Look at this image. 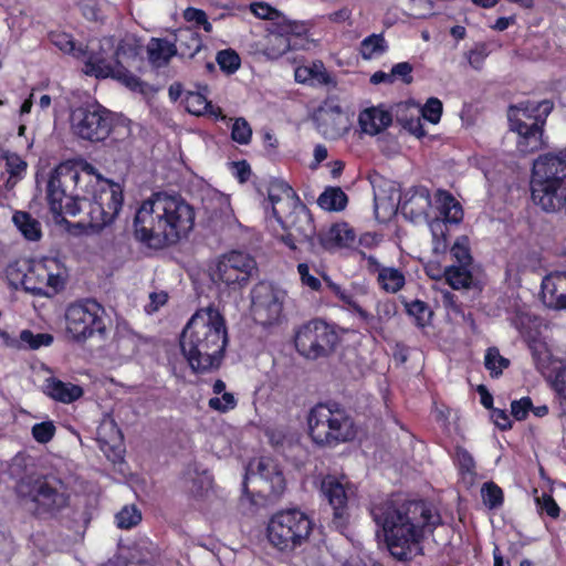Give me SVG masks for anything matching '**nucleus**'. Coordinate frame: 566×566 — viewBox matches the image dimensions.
I'll list each match as a JSON object with an SVG mask.
<instances>
[{
	"mask_svg": "<svg viewBox=\"0 0 566 566\" xmlns=\"http://www.w3.org/2000/svg\"><path fill=\"white\" fill-rule=\"evenodd\" d=\"M84 171L96 179L92 191L81 186L82 176L75 165L61 163L52 170L46 185L49 209L55 219L85 212L87 224L102 230L122 210L124 190L119 184L98 175L90 164L84 165Z\"/></svg>",
	"mask_w": 566,
	"mask_h": 566,
	"instance_id": "1",
	"label": "nucleus"
},
{
	"mask_svg": "<svg viewBox=\"0 0 566 566\" xmlns=\"http://www.w3.org/2000/svg\"><path fill=\"white\" fill-rule=\"evenodd\" d=\"M371 514L384 531L390 555L399 562L422 555V542L442 524L440 513L424 500L386 501L376 505Z\"/></svg>",
	"mask_w": 566,
	"mask_h": 566,
	"instance_id": "2",
	"label": "nucleus"
},
{
	"mask_svg": "<svg viewBox=\"0 0 566 566\" xmlns=\"http://www.w3.org/2000/svg\"><path fill=\"white\" fill-rule=\"evenodd\" d=\"M195 226V210L180 197L156 193L135 213V238L151 248H163L187 238Z\"/></svg>",
	"mask_w": 566,
	"mask_h": 566,
	"instance_id": "3",
	"label": "nucleus"
},
{
	"mask_svg": "<svg viewBox=\"0 0 566 566\" xmlns=\"http://www.w3.org/2000/svg\"><path fill=\"white\" fill-rule=\"evenodd\" d=\"M227 344L226 319L212 306L197 311L180 335L181 352L196 373L219 368Z\"/></svg>",
	"mask_w": 566,
	"mask_h": 566,
	"instance_id": "4",
	"label": "nucleus"
},
{
	"mask_svg": "<svg viewBox=\"0 0 566 566\" xmlns=\"http://www.w3.org/2000/svg\"><path fill=\"white\" fill-rule=\"evenodd\" d=\"M67 269L57 256H43L39 260L21 262L15 260L6 268V276L11 285L19 284L34 296L51 297L65 287Z\"/></svg>",
	"mask_w": 566,
	"mask_h": 566,
	"instance_id": "5",
	"label": "nucleus"
},
{
	"mask_svg": "<svg viewBox=\"0 0 566 566\" xmlns=\"http://www.w3.org/2000/svg\"><path fill=\"white\" fill-rule=\"evenodd\" d=\"M308 434L322 447H335L356 437L355 421L337 402L317 403L308 412Z\"/></svg>",
	"mask_w": 566,
	"mask_h": 566,
	"instance_id": "6",
	"label": "nucleus"
},
{
	"mask_svg": "<svg viewBox=\"0 0 566 566\" xmlns=\"http://www.w3.org/2000/svg\"><path fill=\"white\" fill-rule=\"evenodd\" d=\"M63 489L62 480L50 474H28L17 484L18 496L33 504L36 516H54L69 505L70 496Z\"/></svg>",
	"mask_w": 566,
	"mask_h": 566,
	"instance_id": "7",
	"label": "nucleus"
},
{
	"mask_svg": "<svg viewBox=\"0 0 566 566\" xmlns=\"http://www.w3.org/2000/svg\"><path fill=\"white\" fill-rule=\"evenodd\" d=\"M293 342L300 356L317 360L335 353L340 335L334 324L313 318L295 328Z\"/></svg>",
	"mask_w": 566,
	"mask_h": 566,
	"instance_id": "8",
	"label": "nucleus"
},
{
	"mask_svg": "<svg viewBox=\"0 0 566 566\" xmlns=\"http://www.w3.org/2000/svg\"><path fill=\"white\" fill-rule=\"evenodd\" d=\"M313 525V521L298 509L280 511L268 524V538L281 552L293 551L310 537Z\"/></svg>",
	"mask_w": 566,
	"mask_h": 566,
	"instance_id": "9",
	"label": "nucleus"
},
{
	"mask_svg": "<svg viewBox=\"0 0 566 566\" xmlns=\"http://www.w3.org/2000/svg\"><path fill=\"white\" fill-rule=\"evenodd\" d=\"M70 126L74 136L91 143L104 142L114 126V115L97 102H86L71 109Z\"/></svg>",
	"mask_w": 566,
	"mask_h": 566,
	"instance_id": "10",
	"label": "nucleus"
},
{
	"mask_svg": "<svg viewBox=\"0 0 566 566\" xmlns=\"http://www.w3.org/2000/svg\"><path fill=\"white\" fill-rule=\"evenodd\" d=\"M104 307L93 298L71 303L65 311L66 332L72 339L81 343L106 333Z\"/></svg>",
	"mask_w": 566,
	"mask_h": 566,
	"instance_id": "11",
	"label": "nucleus"
},
{
	"mask_svg": "<svg viewBox=\"0 0 566 566\" xmlns=\"http://www.w3.org/2000/svg\"><path fill=\"white\" fill-rule=\"evenodd\" d=\"M273 216L286 231L281 241L291 250H296V242L306 243L311 253L317 254L316 228L310 209L304 205L294 206L284 218L273 208Z\"/></svg>",
	"mask_w": 566,
	"mask_h": 566,
	"instance_id": "12",
	"label": "nucleus"
},
{
	"mask_svg": "<svg viewBox=\"0 0 566 566\" xmlns=\"http://www.w3.org/2000/svg\"><path fill=\"white\" fill-rule=\"evenodd\" d=\"M83 72L97 80L113 78L135 93L146 94L149 87L146 82L133 74L119 61L117 66L115 63L113 64L103 49L98 51L90 50L85 53Z\"/></svg>",
	"mask_w": 566,
	"mask_h": 566,
	"instance_id": "13",
	"label": "nucleus"
},
{
	"mask_svg": "<svg viewBox=\"0 0 566 566\" xmlns=\"http://www.w3.org/2000/svg\"><path fill=\"white\" fill-rule=\"evenodd\" d=\"M286 292L269 282L258 283L251 291V312L262 326L280 323L283 316Z\"/></svg>",
	"mask_w": 566,
	"mask_h": 566,
	"instance_id": "14",
	"label": "nucleus"
},
{
	"mask_svg": "<svg viewBox=\"0 0 566 566\" xmlns=\"http://www.w3.org/2000/svg\"><path fill=\"white\" fill-rule=\"evenodd\" d=\"M439 212L441 218L430 222L432 233V252L444 254L449 249L448 223L459 224L463 220V209L460 202L449 192H439Z\"/></svg>",
	"mask_w": 566,
	"mask_h": 566,
	"instance_id": "15",
	"label": "nucleus"
},
{
	"mask_svg": "<svg viewBox=\"0 0 566 566\" xmlns=\"http://www.w3.org/2000/svg\"><path fill=\"white\" fill-rule=\"evenodd\" d=\"M348 490L349 483L344 484L332 474H327L321 481V495L332 511V523L337 530H345L349 524Z\"/></svg>",
	"mask_w": 566,
	"mask_h": 566,
	"instance_id": "16",
	"label": "nucleus"
},
{
	"mask_svg": "<svg viewBox=\"0 0 566 566\" xmlns=\"http://www.w3.org/2000/svg\"><path fill=\"white\" fill-rule=\"evenodd\" d=\"M255 268L256 262L252 256L241 251H231L218 262L216 275L227 286L237 290L248 284Z\"/></svg>",
	"mask_w": 566,
	"mask_h": 566,
	"instance_id": "17",
	"label": "nucleus"
},
{
	"mask_svg": "<svg viewBox=\"0 0 566 566\" xmlns=\"http://www.w3.org/2000/svg\"><path fill=\"white\" fill-rule=\"evenodd\" d=\"M356 232L349 223L335 222L326 229H321L316 234L317 254L321 251L336 252L343 249H352L356 242Z\"/></svg>",
	"mask_w": 566,
	"mask_h": 566,
	"instance_id": "18",
	"label": "nucleus"
},
{
	"mask_svg": "<svg viewBox=\"0 0 566 566\" xmlns=\"http://www.w3.org/2000/svg\"><path fill=\"white\" fill-rule=\"evenodd\" d=\"M546 123L544 117L536 119L530 125H524L517 118L516 126H510V130L516 134V149L523 154H534L547 146L545 138Z\"/></svg>",
	"mask_w": 566,
	"mask_h": 566,
	"instance_id": "19",
	"label": "nucleus"
},
{
	"mask_svg": "<svg viewBox=\"0 0 566 566\" xmlns=\"http://www.w3.org/2000/svg\"><path fill=\"white\" fill-rule=\"evenodd\" d=\"M553 109L554 102L551 99L539 102L523 101L515 105H510L507 109L509 125L516 126L517 118L521 119L524 125H530L536 119H541V117H544L545 123H547V118Z\"/></svg>",
	"mask_w": 566,
	"mask_h": 566,
	"instance_id": "20",
	"label": "nucleus"
},
{
	"mask_svg": "<svg viewBox=\"0 0 566 566\" xmlns=\"http://www.w3.org/2000/svg\"><path fill=\"white\" fill-rule=\"evenodd\" d=\"M318 132L329 139L339 138L346 130L345 116L340 105L324 103L316 114Z\"/></svg>",
	"mask_w": 566,
	"mask_h": 566,
	"instance_id": "21",
	"label": "nucleus"
},
{
	"mask_svg": "<svg viewBox=\"0 0 566 566\" xmlns=\"http://www.w3.org/2000/svg\"><path fill=\"white\" fill-rule=\"evenodd\" d=\"M98 448L105 457L113 463H118L124 459V438L120 429L115 422L103 423L97 428Z\"/></svg>",
	"mask_w": 566,
	"mask_h": 566,
	"instance_id": "22",
	"label": "nucleus"
},
{
	"mask_svg": "<svg viewBox=\"0 0 566 566\" xmlns=\"http://www.w3.org/2000/svg\"><path fill=\"white\" fill-rule=\"evenodd\" d=\"M543 303L553 310H566V272L547 274L541 284Z\"/></svg>",
	"mask_w": 566,
	"mask_h": 566,
	"instance_id": "23",
	"label": "nucleus"
},
{
	"mask_svg": "<svg viewBox=\"0 0 566 566\" xmlns=\"http://www.w3.org/2000/svg\"><path fill=\"white\" fill-rule=\"evenodd\" d=\"M358 124L363 133L376 136L392 124V114L385 104L367 107L359 112Z\"/></svg>",
	"mask_w": 566,
	"mask_h": 566,
	"instance_id": "24",
	"label": "nucleus"
},
{
	"mask_svg": "<svg viewBox=\"0 0 566 566\" xmlns=\"http://www.w3.org/2000/svg\"><path fill=\"white\" fill-rule=\"evenodd\" d=\"M294 78L297 83L305 84L311 87H335L337 84L321 60L297 65L294 70Z\"/></svg>",
	"mask_w": 566,
	"mask_h": 566,
	"instance_id": "25",
	"label": "nucleus"
},
{
	"mask_svg": "<svg viewBox=\"0 0 566 566\" xmlns=\"http://www.w3.org/2000/svg\"><path fill=\"white\" fill-rule=\"evenodd\" d=\"M180 59H193L202 49H206L201 35L192 28H180L175 32V40Z\"/></svg>",
	"mask_w": 566,
	"mask_h": 566,
	"instance_id": "26",
	"label": "nucleus"
},
{
	"mask_svg": "<svg viewBox=\"0 0 566 566\" xmlns=\"http://www.w3.org/2000/svg\"><path fill=\"white\" fill-rule=\"evenodd\" d=\"M45 394L55 401L72 403L80 399L84 391L78 385L64 382L55 377L45 380Z\"/></svg>",
	"mask_w": 566,
	"mask_h": 566,
	"instance_id": "27",
	"label": "nucleus"
},
{
	"mask_svg": "<svg viewBox=\"0 0 566 566\" xmlns=\"http://www.w3.org/2000/svg\"><path fill=\"white\" fill-rule=\"evenodd\" d=\"M176 43L164 38H150L147 44V55L151 65L161 67L167 65L174 56H177Z\"/></svg>",
	"mask_w": 566,
	"mask_h": 566,
	"instance_id": "28",
	"label": "nucleus"
},
{
	"mask_svg": "<svg viewBox=\"0 0 566 566\" xmlns=\"http://www.w3.org/2000/svg\"><path fill=\"white\" fill-rule=\"evenodd\" d=\"M6 161V171L9 178L6 181L7 189H12L25 176L28 164L15 153L3 151L1 156Z\"/></svg>",
	"mask_w": 566,
	"mask_h": 566,
	"instance_id": "29",
	"label": "nucleus"
},
{
	"mask_svg": "<svg viewBox=\"0 0 566 566\" xmlns=\"http://www.w3.org/2000/svg\"><path fill=\"white\" fill-rule=\"evenodd\" d=\"M12 221L28 241H38L42 237L41 223L27 211H15Z\"/></svg>",
	"mask_w": 566,
	"mask_h": 566,
	"instance_id": "30",
	"label": "nucleus"
},
{
	"mask_svg": "<svg viewBox=\"0 0 566 566\" xmlns=\"http://www.w3.org/2000/svg\"><path fill=\"white\" fill-rule=\"evenodd\" d=\"M291 49V38L281 32H271L266 35L262 54L270 60H277Z\"/></svg>",
	"mask_w": 566,
	"mask_h": 566,
	"instance_id": "31",
	"label": "nucleus"
},
{
	"mask_svg": "<svg viewBox=\"0 0 566 566\" xmlns=\"http://www.w3.org/2000/svg\"><path fill=\"white\" fill-rule=\"evenodd\" d=\"M443 277L453 290L470 289L473 283L470 265H449L443 270Z\"/></svg>",
	"mask_w": 566,
	"mask_h": 566,
	"instance_id": "32",
	"label": "nucleus"
},
{
	"mask_svg": "<svg viewBox=\"0 0 566 566\" xmlns=\"http://www.w3.org/2000/svg\"><path fill=\"white\" fill-rule=\"evenodd\" d=\"M321 208L328 211H342L348 202L347 195L339 187H327L318 197Z\"/></svg>",
	"mask_w": 566,
	"mask_h": 566,
	"instance_id": "33",
	"label": "nucleus"
},
{
	"mask_svg": "<svg viewBox=\"0 0 566 566\" xmlns=\"http://www.w3.org/2000/svg\"><path fill=\"white\" fill-rule=\"evenodd\" d=\"M527 347L531 352L536 369L544 370L552 363V352L545 340L539 337H530Z\"/></svg>",
	"mask_w": 566,
	"mask_h": 566,
	"instance_id": "34",
	"label": "nucleus"
},
{
	"mask_svg": "<svg viewBox=\"0 0 566 566\" xmlns=\"http://www.w3.org/2000/svg\"><path fill=\"white\" fill-rule=\"evenodd\" d=\"M454 462L461 479L469 485H472L476 476V471L475 461L471 453L463 447H457Z\"/></svg>",
	"mask_w": 566,
	"mask_h": 566,
	"instance_id": "35",
	"label": "nucleus"
},
{
	"mask_svg": "<svg viewBox=\"0 0 566 566\" xmlns=\"http://www.w3.org/2000/svg\"><path fill=\"white\" fill-rule=\"evenodd\" d=\"M143 45L135 36H126L119 41L115 50V64L119 61L123 65L124 62L135 61L142 53Z\"/></svg>",
	"mask_w": 566,
	"mask_h": 566,
	"instance_id": "36",
	"label": "nucleus"
},
{
	"mask_svg": "<svg viewBox=\"0 0 566 566\" xmlns=\"http://www.w3.org/2000/svg\"><path fill=\"white\" fill-rule=\"evenodd\" d=\"M377 282L387 293H397L406 283L403 273L396 268H384L380 270Z\"/></svg>",
	"mask_w": 566,
	"mask_h": 566,
	"instance_id": "37",
	"label": "nucleus"
},
{
	"mask_svg": "<svg viewBox=\"0 0 566 566\" xmlns=\"http://www.w3.org/2000/svg\"><path fill=\"white\" fill-rule=\"evenodd\" d=\"M406 313L413 318V324L424 328L431 324L433 312L430 306L421 300H413L405 303Z\"/></svg>",
	"mask_w": 566,
	"mask_h": 566,
	"instance_id": "38",
	"label": "nucleus"
},
{
	"mask_svg": "<svg viewBox=\"0 0 566 566\" xmlns=\"http://www.w3.org/2000/svg\"><path fill=\"white\" fill-rule=\"evenodd\" d=\"M481 497L483 504L489 510H497L504 503L503 490L493 481H488L481 486Z\"/></svg>",
	"mask_w": 566,
	"mask_h": 566,
	"instance_id": "39",
	"label": "nucleus"
},
{
	"mask_svg": "<svg viewBox=\"0 0 566 566\" xmlns=\"http://www.w3.org/2000/svg\"><path fill=\"white\" fill-rule=\"evenodd\" d=\"M534 501L536 504L537 513L541 516H548L552 520H557L560 515V507L551 493L542 492L537 495V490H534Z\"/></svg>",
	"mask_w": 566,
	"mask_h": 566,
	"instance_id": "40",
	"label": "nucleus"
},
{
	"mask_svg": "<svg viewBox=\"0 0 566 566\" xmlns=\"http://www.w3.org/2000/svg\"><path fill=\"white\" fill-rule=\"evenodd\" d=\"M386 40L382 34H370L360 42V54L364 59L369 60L375 55L386 51Z\"/></svg>",
	"mask_w": 566,
	"mask_h": 566,
	"instance_id": "41",
	"label": "nucleus"
},
{
	"mask_svg": "<svg viewBox=\"0 0 566 566\" xmlns=\"http://www.w3.org/2000/svg\"><path fill=\"white\" fill-rule=\"evenodd\" d=\"M216 62L220 70L228 74H234L241 66V57L233 49L220 50L217 53Z\"/></svg>",
	"mask_w": 566,
	"mask_h": 566,
	"instance_id": "42",
	"label": "nucleus"
},
{
	"mask_svg": "<svg viewBox=\"0 0 566 566\" xmlns=\"http://www.w3.org/2000/svg\"><path fill=\"white\" fill-rule=\"evenodd\" d=\"M115 522L118 528L130 530L142 522V513L134 505H125L115 515Z\"/></svg>",
	"mask_w": 566,
	"mask_h": 566,
	"instance_id": "43",
	"label": "nucleus"
},
{
	"mask_svg": "<svg viewBox=\"0 0 566 566\" xmlns=\"http://www.w3.org/2000/svg\"><path fill=\"white\" fill-rule=\"evenodd\" d=\"M484 365L492 377H497L503 373V369L509 367L510 360L503 357L497 348L491 347L486 350Z\"/></svg>",
	"mask_w": 566,
	"mask_h": 566,
	"instance_id": "44",
	"label": "nucleus"
},
{
	"mask_svg": "<svg viewBox=\"0 0 566 566\" xmlns=\"http://www.w3.org/2000/svg\"><path fill=\"white\" fill-rule=\"evenodd\" d=\"M54 338L49 333L34 334L30 329H23L20 333V342L30 349H39L41 347H48L53 343Z\"/></svg>",
	"mask_w": 566,
	"mask_h": 566,
	"instance_id": "45",
	"label": "nucleus"
},
{
	"mask_svg": "<svg viewBox=\"0 0 566 566\" xmlns=\"http://www.w3.org/2000/svg\"><path fill=\"white\" fill-rule=\"evenodd\" d=\"M450 253L460 265L472 264L473 259L471 255L468 237L462 235L458 238L453 245L450 248Z\"/></svg>",
	"mask_w": 566,
	"mask_h": 566,
	"instance_id": "46",
	"label": "nucleus"
},
{
	"mask_svg": "<svg viewBox=\"0 0 566 566\" xmlns=\"http://www.w3.org/2000/svg\"><path fill=\"white\" fill-rule=\"evenodd\" d=\"M258 472L261 478L271 480L272 483L279 484V486L284 485V476L281 471L276 469L275 465H272V460L268 458L260 459L258 463Z\"/></svg>",
	"mask_w": 566,
	"mask_h": 566,
	"instance_id": "47",
	"label": "nucleus"
},
{
	"mask_svg": "<svg viewBox=\"0 0 566 566\" xmlns=\"http://www.w3.org/2000/svg\"><path fill=\"white\" fill-rule=\"evenodd\" d=\"M252 128L243 117L235 118L231 128V138L240 144L248 145L251 142Z\"/></svg>",
	"mask_w": 566,
	"mask_h": 566,
	"instance_id": "48",
	"label": "nucleus"
},
{
	"mask_svg": "<svg viewBox=\"0 0 566 566\" xmlns=\"http://www.w3.org/2000/svg\"><path fill=\"white\" fill-rule=\"evenodd\" d=\"M553 388L555 389L560 405V417H566V366H562L555 371L553 379Z\"/></svg>",
	"mask_w": 566,
	"mask_h": 566,
	"instance_id": "49",
	"label": "nucleus"
},
{
	"mask_svg": "<svg viewBox=\"0 0 566 566\" xmlns=\"http://www.w3.org/2000/svg\"><path fill=\"white\" fill-rule=\"evenodd\" d=\"M443 111L442 102L437 97H429L421 108L422 117L431 124H438Z\"/></svg>",
	"mask_w": 566,
	"mask_h": 566,
	"instance_id": "50",
	"label": "nucleus"
},
{
	"mask_svg": "<svg viewBox=\"0 0 566 566\" xmlns=\"http://www.w3.org/2000/svg\"><path fill=\"white\" fill-rule=\"evenodd\" d=\"M55 430L52 421H42L32 427V437L36 442L44 444L53 439Z\"/></svg>",
	"mask_w": 566,
	"mask_h": 566,
	"instance_id": "51",
	"label": "nucleus"
},
{
	"mask_svg": "<svg viewBox=\"0 0 566 566\" xmlns=\"http://www.w3.org/2000/svg\"><path fill=\"white\" fill-rule=\"evenodd\" d=\"M490 51L489 46L484 42L475 43L474 46L468 52V61L469 64L475 69L480 70L484 63V60L488 57Z\"/></svg>",
	"mask_w": 566,
	"mask_h": 566,
	"instance_id": "52",
	"label": "nucleus"
},
{
	"mask_svg": "<svg viewBox=\"0 0 566 566\" xmlns=\"http://www.w3.org/2000/svg\"><path fill=\"white\" fill-rule=\"evenodd\" d=\"M531 409H533V401L528 396L511 402V415L517 421L525 420Z\"/></svg>",
	"mask_w": 566,
	"mask_h": 566,
	"instance_id": "53",
	"label": "nucleus"
},
{
	"mask_svg": "<svg viewBox=\"0 0 566 566\" xmlns=\"http://www.w3.org/2000/svg\"><path fill=\"white\" fill-rule=\"evenodd\" d=\"M208 405L213 410H217L220 412H227L237 407V400L232 394L223 392L221 398H219V397L210 398Z\"/></svg>",
	"mask_w": 566,
	"mask_h": 566,
	"instance_id": "54",
	"label": "nucleus"
},
{
	"mask_svg": "<svg viewBox=\"0 0 566 566\" xmlns=\"http://www.w3.org/2000/svg\"><path fill=\"white\" fill-rule=\"evenodd\" d=\"M397 116V123L400 124L405 129L411 133L417 138H422L426 136L424 127L419 117L417 118H407L401 117L399 114Z\"/></svg>",
	"mask_w": 566,
	"mask_h": 566,
	"instance_id": "55",
	"label": "nucleus"
},
{
	"mask_svg": "<svg viewBox=\"0 0 566 566\" xmlns=\"http://www.w3.org/2000/svg\"><path fill=\"white\" fill-rule=\"evenodd\" d=\"M251 12L259 19L273 20L277 14V10L266 2H253L250 4Z\"/></svg>",
	"mask_w": 566,
	"mask_h": 566,
	"instance_id": "56",
	"label": "nucleus"
},
{
	"mask_svg": "<svg viewBox=\"0 0 566 566\" xmlns=\"http://www.w3.org/2000/svg\"><path fill=\"white\" fill-rule=\"evenodd\" d=\"M297 272L304 285L313 291H319L322 289L321 280L310 273V268L306 263H300L297 265Z\"/></svg>",
	"mask_w": 566,
	"mask_h": 566,
	"instance_id": "57",
	"label": "nucleus"
},
{
	"mask_svg": "<svg viewBox=\"0 0 566 566\" xmlns=\"http://www.w3.org/2000/svg\"><path fill=\"white\" fill-rule=\"evenodd\" d=\"M413 67L409 62H399L391 67L394 80L399 77L405 84H411Z\"/></svg>",
	"mask_w": 566,
	"mask_h": 566,
	"instance_id": "58",
	"label": "nucleus"
},
{
	"mask_svg": "<svg viewBox=\"0 0 566 566\" xmlns=\"http://www.w3.org/2000/svg\"><path fill=\"white\" fill-rule=\"evenodd\" d=\"M491 418L494 424L502 431H506L512 428L510 416L504 409L493 408L491 410Z\"/></svg>",
	"mask_w": 566,
	"mask_h": 566,
	"instance_id": "59",
	"label": "nucleus"
},
{
	"mask_svg": "<svg viewBox=\"0 0 566 566\" xmlns=\"http://www.w3.org/2000/svg\"><path fill=\"white\" fill-rule=\"evenodd\" d=\"M210 106V103L200 94H191L188 97V111L195 115H201Z\"/></svg>",
	"mask_w": 566,
	"mask_h": 566,
	"instance_id": "60",
	"label": "nucleus"
},
{
	"mask_svg": "<svg viewBox=\"0 0 566 566\" xmlns=\"http://www.w3.org/2000/svg\"><path fill=\"white\" fill-rule=\"evenodd\" d=\"M126 566H154V563L149 553L144 554L134 548L129 553Z\"/></svg>",
	"mask_w": 566,
	"mask_h": 566,
	"instance_id": "61",
	"label": "nucleus"
},
{
	"mask_svg": "<svg viewBox=\"0 0 566 566\" xmlns=\"http://www.w3.org/2000/svg\"><path fill=\"white\" fill-rule=\"evenodd\" d=\"M233 167L235 169L234 176L239 182L243 184L250 179L251 167L247 160L234 161Z\"/></svg>",
	"mask_w": 566,
	"mask_h": 566,
	"instance_id": "62",
	"label": "nucleus"
},
{
	"mask_svg": "<svg viewBox=\"0 0 566 566\" xmlns=\"http://www.w3.org/2000/svg\"><path fill=\"white\" fill-rule=\"evenodd\" d=\"M207 13L198 8L189 7L184 12V18L187 22H195L199 25L201 22H206Z\"/></svg>",
	"mask_w": 566,
	"mask_h": 566,
	"instance_id": "63",
	"label": "nucleus"
},
{
	"mask_svg": "<svg viewBox=\"0 0 566 566\" xmlns=\"http://www.w3.org/2000/svg\"><path fill=\"white\" fill-rule=\"evenodd\" d=\"M53 42L64 52H73L75 49V43L72 36L66 33L56 34V38L53 39Z\"/></svg>",
	"mask_w": 566,
	"mask_h": 566,
	"instance_id": "64",
	"label": "nucleus"
}]
</instances>
